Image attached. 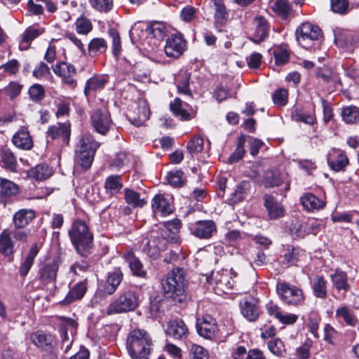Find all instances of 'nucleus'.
Returning a JSON list of instances; mask_svg holds the SVG:
<instances>
[{
  "label": "nucleus",
  "mask_w": 359,
  "mask_h": 359,
  "mask_svg": "<svg viewBox=\"0 0 359 359\" xmlns=\"http://www.w3.org/2000/svg\"><path fill=\"white\" fill-rule=\"evenodd\" d=\"M18 187L11 181L0 178V196H11L18 193Z\"/></svg>",
  "instance_id": "864d4df0"
},
{
  "label": "nucleus",
  "mask_w": 359,
  "mask_h": 359,
  "mask_svg": "<svg viewBox=\"0 0 359 359\" xmlns=\"http://www.w3.org/2000/svg\"><path fill=\"white\" fill-rule=\"evenodd\" d=\"M47 137L51 140H57L62 144L68 145L71 135V124L69 122L58 123L49 126Z\"/></svg>",
  "instance_id": "f3484780"
},
{
  "label": "nucleus",
  "mask_w": 359,
  "mask_h": 359,
  "mask_svg": "<svg viewBox=\"0 0 359 359\" xmlns=\"http://www.w3.org/2000/svg\"><path fill=\"white\" fill-rule=\"evenodd\" d=\"M138 115L137 116L130 118L132 124L140 127L144 124V123L149 118V108L145 102H142L137 107Z\"/></svg>",
  "instance_id": "37998d69"
},
{
  "label": "nucleus",
  "mask_w": 359,
  "mask_h": 359,
  "mask_svg": "<svg viewBox=\"0 0 359 359\" xmlns=\"http://www.w3.org/2000/svg\"><path fill=\"white\" fill-rule=\"evenodd\" d=\"M185 285L184 271L179 267L173 269L165 278L161 280L164 293L171 298L183 295Z\"/></svg>",
  "instance_id": "39448f33"
},
{
  "label": "nucleus",
  "mask_w": 359,
  "mask_h": 359,
  "mask_svg": "<svg viewBox=\"0 0 359 359\" xmlns=\"http://www.w3.org/2000/svg\"><path fill=\"white\" fill-rule=\"evenodd\" d=\"M151 208L154 213L159 216L168 215L173 211L171 198L163 194H157L154 197Z\"/></svg>",
  "instance_id": "6ab92c4d"
},
{
  "label": "nucleus",
  "mask_w": 359,
  "mask_h": 359,
  "mask_svg": "<svg viewBox=\"0 0 359 359\" xmlns=\"http://www.w3.org/2000/svg\"><path fill=\"white\" fill-rule=\"evenodd\" d=\"M109 81V76L104 74H97L87 80L84 88V94L88 97L92 92L103 89Z\"/></svg>",
  "instance_id": "5701e85b"
},
{
  "label": "nucleus",
  "mask_w": 359,
  "mask_h": 359,
  "mask_svg": "<svg viewBox=\"0 0 359 359\" xmlns=\"http://www.w3.org/2000/svg\"><path fill=\"white\" fill-rule=\"evenodd\" d=\"M53 72L62 79V83L74 88L76 86L75 67L68 62H61L53 67Z\"/></svg>",
  "instance_id": "ddd939ff"
},
{
  "label": "nucleus",
  "mask_w": 359,
  "mask_h": 359,
  "mask_svg": "<svg viewBox=\"0 0 359 359\" xmlns=\"http://www.w3.org/2000/svg\"><path fill=\"white\" fill-rule=\"evenodd\" d=\"M187 48V41L183 35L179 33L169 36L164 46L165 55L174 59L179 58Z\"/></svg>",
  "instance_id": "9d476101"
},
{
  "label": "nucleus",
  "mask_w": 359,
  "mask_h": 359,
  "mask_svg": "<svg viewBox=\"0 0 359 359\" xmlns=\"http://www.w3.org/2000/svg\"><path fill=\"white\" fill-rule=\"evenodd\" d=\"M170 110L173 114L182 121H188L192 118L191 114L182 106L180 98H175L170 104Z\"/></svg>",
  "instance_id": "a18cd8bd"
},
{
  "label": "nucleus",
  "mask_w": 359,
  "mask_h": 359,
  "mask_svg": "<svg viewBox=\"0 0 359 359\" xmlns=\"http://www.w3.org/2000/svg\"><path fill=\"white\" fill-rule=\"evenodd\" d=\"M297 40L305 49H316L322 37L321 29L316 25L304 22L296 31Z\"/></svg>",
  "instance_id": "423d86ee"
},
{
  "label": "nucleus",
  "mask_w": 359,
  "mask_h": 359,
  "mask_svg": "<svg viewBox=\"0 0 359 359\" xmlns=\"http://www.w3.org/2000/svg\"><path fill=\"white\" fill-rule=\"evenodd\" d=\"M60 322L61 338L63 341V344H65L68 336V331H69L72 334L76 332L77 323L74 319L63 316L60 317Z\"/></svg>",
  "instance_id": "79ce46f5"
},
{
  "label": "nucleus",
  "mask_w": 359,
  "mask_h": 359,
  "mask_svg": "<svg viewBox=\"0 0 359 359\" xmlns=\"http://www.w3.org/2000/svg\"><path fill=\"white\" fill-rule=\"evenodd\" d=\"M268 348L276 355H281L285 351L283 342L278 338L270 340L268 342Z\"/></svg>",
  "instance_id": "774afa93"
},
{
  "label": "nucleus",
  "mask_w": 359,
  "mask_h": 359,
  "mask_svg": "<svg viewBox=\"0 0 359 359\" xmlns=\"http://www.w3.org/2000/svg\"><path fill=\"white\" fill-rule=\"evenodd\" d=\"M152 346V339L144 330L135 329L127 337L126 347L132 359H148Z\"/></svg>",
  "instance_id": "f03ea898"
},
{
  "label": "nucleus",
  "mask_w": 359,
  "mask_h": 359,
  "mask_svg": "<svg viewBox=\"0 0 359 359\" xmlns=\"http://www.w3.org/2000/svg\"><path fill=\"white\" fill-rule=\"evenodd\" d=\"M99 147L100 143L96 142L91 135H83L76 147V162L85 169L89 168L93 163L95 151Z\"/></svg>",
  "instance_id": "7ed1b4c3"
},
{
  "label": "nucleus",
  "mask_w": 359,
  "mask_h": 359,
  "mask_svg": "<svg viewBox=\"0 0 359 359\" xmlns=\"http://www.w3.org/2000/svg\"><path fill=\"white\" fill-rule=\"evenodd\" d=\"M86 292V285L83 282L76 283L68 292L62 301L64 304H69L75 300L81 299Z\"/></svg>",
  "instance_id": "c9c22d12"
},
{
  "label": "nucleus",
  "mask_w": 359,
  "mask_h": 359,
  "mask_svg": "<svg viewBox=\"0 0 359 359\" xmlns=\"http://www.w3.org/2000/svg\"><path fill=\"white\" fill-rule=\"evenodd\" d=\"M71 242L77 253L87 257L93 246V234L83 220H76L68 231Z\"/></svg>",
  "instance_id": "f257e3e1"
},
{
  "label": "nucleus",
  "mask_w": 359,
  "mask_h": 359,
  "mask_svg": "<svg viewBox=\"0 0 359 359\" xmlns=\"http://www.w3.org/2000/svg\"><path fill=\"white\" fill-rule=\"evenodd\" d=\"M188 227L190 233L201 240H209L217 233L216 223L212 219L198 220Z\"/></svg>",
  "instance_id": "1a4fd4ad"
},
{
  "label": "nucleus",
  "mask_w": 359,
  "mask_h": 359,
  "mask_svg": "<svg viewBox=\"0 0 359 359\" xmlns=\"http://www.w3.org/2000/svg\"><path fill=\"white\" fill-rule=\"evenodd\" d=\"M241 312L248 320L254 322L259 318L260 311L258 302L254 298H247L240 303Z\"/></svg>",
  "instance_id": "aec40b11"
},
{
  "label": "nucleus",
  "mask_w": 359,
  "mask_h": 359,
  "mask_svg": "<svg viewBox=\"0 0 359 359\" xmlns=\"http://www.w3.org/2000/svg\"><path fill=\"white\" fill-rule=\"evenodd\" d=\"M302 318L311 334L315 337H318V330L320 320L318 313L315 311H312L306 315L303 316Z\"/></svg>",
  "instance_id": "a19ab883"
},
{
  "label": "nucleus",
  "mask_w": 359,
  "mask_h": 359,
  "mask_svg": "<svg viewBox=\"0 0 359 359\" xmlns=\"http://www.w3.org/2000/svg\"><path fill=\"white\" fill-rule=\"evenodd\" d=\"M126 62L128 64L130 73L135 80L140 82H146L149 80L150 72L144 63L135 62L133 64L126 59Z\"/></svg>",
  "instance_id": "393cba45"
},
{
  "label": "nucleus",
  "mask_w": 359,
  "mask_h": 359,
  "mask_svg": "<svg viewBox=\"0 0 359 359\" xmlns=\"http://www.w3.org/2000/svg\"><path fill=\"white\" fill-rule=\"evenodd\" d=\"M309 226L306 222L297 221L290 226V233L294 238H302L308 234Z\"/></svg>",
  "instance_id": "bf43d9fd"
},
{
  "label": "nucleus",
  "mask_w": 359,
  "mask_h": 359,
  "mask_svg": "<svg viewBox=\"0 0 359 359\" xmlns=\"http://www.w3.org/2000/svg\"><path fill=\"white\" fill-rule=\"evenodd\" d=\"M39 251L37 243L32 244L28 254L21 262L19 273L22 277H25L33 266L34 261Z\"/></svg>",
  "instance_id": "bb28decb"
},
{
  "label": "nucleus",
  "mask_w": 359,
  "mask_h": 359,
  "mask_svg": "<svg viewBox=\"0 0 359 359\" xmlns=\"http://www.w3.org/2000/svg\"><path fill=\"white\" fill-rule=\"evenodd\" d=\"M236 273L232 269H222L213 271L210 276L207 277L208 283L213 285L215 293H229L233 287L234 281L233 276H236Z\"/></svg>",
  "instance_id": "0eeeda50"
},
{
  "label": "nucleus",
  "mask_w": 359,
  "mask_h": 359,
  "mask_svg": "<svg viewBox=\"0 0 359 359\" xmlns=\"http://www.w3.org/2000/svg\"><path fill=\"white\" fill-rule=\"evenodd\" d=\"M141 301L139 292L134 290L125 291L109 304L107 308L106 313L111 316L133 311L139 306Z\"/></svg>",
  "instance_id": "20e7f679"
},
{
  "label": "nucleus",
  "mask_w": 359,
  "mask_h": 359,
  "mask_svg": "<svg viewBox=\"0 0 359 359\" xmlns=\"http://www.w3.org/2000/svg\"><path fill=\"white\" fill-rule=\"evenodd\" d=\"M107 43L102 38H94L88 43V50L90 54H101L107 50Z\"/></svg>",
  "instance_id": "8fccbe9b"
},
{
  "label": "nucleus",
  "mask_w": 359,
  "mask_h": 359,
  "mask_svg": "<svg viewBox=\"0 0 359 359\" xmlns=\"http://www.w3.org/2000/svg\"><path fill=\"white\" fill-rule=\"evenodd\" d=\"M303 207L309 212L322 210L325 206V201L311 193L305 194L301 197Z\"/></svg>",
  "instance_id": "b1692460"
},
{
  "label": "nucleus",
  "mask_w": 359,
  "mask_h": 359,
  "mask_svg": "<svg viewBox=\"0 0 359 359\" xmlns=\"http://www.w3.org/2000/svg\"><path fill=\"white\" fill-rule=\"evenodd\" d=\"M331 280L333 286L337 290L347 292L350 289V285L348 283V276L346 272L340 269H336L334 273L331 275Z\"/></svg>",
  "instance_id": "2f4dec72"
},
{
  "label": "nucleus",
  "mask_w": 359,
  "mask_h": 359,
  "mask_svg": "<svg viewBox=\"0 0 359 359\" xmlns=\"http://www.w3.org/2000/svg\"><path fill=\"white\" fill-rule=\"evenodd\" d=\"M245 143V137L243 136H241L238 140L237 147L229 157V163H236L243 157L244 154H245V150L244 149Z\"/></svg>",
  "instance_id": "69168bd1"
},
{
  "label": "nucleus",
  "mask_w": 359,
  "mask_h": 359,
  "mask_svg": "<svg viewBox=\"0 0 359 359\" xmlns=\"http://www.w3.org/2000/svg\"><path fill=\"white\" fill-rule=\"evenodd\" d=\"M165 333L175 340H184L188 337L189 330L182 320L175 319L168 323Z\"/></svg>",
  "instance_id": "a211bd4d"
},
{
  "label": "nucleus",
  "mask_w": 359,
  "mask_h": 359,
  "mask_svg": "<svg viewBox=\"0 0 359 359\" xmlns=\"http://www.w3.org/2000/svg\"><path fill=\"white\" fill-rule=\"evenodd\" d=\"M122 278L123 274L119 268H116L109 272L104 286L105 292L108 294H114L120 285Z\"/></svg>",
  "instance_id": "a878e982"
},
{
  "label": "nucleus",
  "mask_w": 359,
  "mask_h": 359,
  "mask_svg": "<svg viewBox=\"0 0 359 359\" xmlns=\"http://www.w3.org/2000/svg\"><path fill=\"white\" fill-rule=\"evenodd\" d=\"M264 205L271 219H276L283 215V207L275 203L273 196L266 195L264 196Z\"/></svg>",
  "instance_id": "58836bf2"
},
{
  "label": "nucleus",
  "mask_w": 359,
  "mask_h": 359,
  "mask_svg": "<svg viewBox=\"0 0 359 359\" xmlns=\"http://www.w3.org/2000/svg\"><path fill=\"white\" fill-rule=\"evenodd\" d=\"M1 161L4 166L11 171L16 170L17 160L9 149H2L1 152Z\"/></svg>",
  "instance_id": "4d7b16f0"
},
{
  "label": "nucleus",
  "mask_w": 359,
  "mask_h": 359,
  "mask_svg": "<svg viewBox=\"0 0 359 359\" xmlns=\"http://www.w3.org/2000/svg\"><path fill=\"white\" fill-rule=\"evenodd\" d=\"M196 329L198 334L206 339L214 338L218 332L216 320L209 315L197 319Z\"/></svg>",
  "instance_id": "dca6fc26"
},
{
  "label": "nucleus",
  "mask_w": 359,
  "mask_h": 359,
  "mask_svg": "<svg viewBox=\"0 0 359 359\" xmlns=\"http://www.w3.org/2000/svg\"><path fill=\"white\" fill-rule=\"evenodd\" d=\"M123 187V182L121 175H110L106 178L104 188L106 192L110 195H115Z\"/></svg>",
  "instance_id": "ea45409f"
},
{
  "label": "nucleus",
  "mask_w": 359,
  "mask_h": 359,
  "mask_svg": "<svg viewBox=\"0 0 359 359\" xmlns=\"http://www.w3.org/2000/svg\"><path fill=\"white\" fill-rule=\"evenodd\" d=\"M312 289L315 297L320 299L327 297V282L322 276H317L313 278Z\"/></svg>",
  "instance_id": "49530a36"
},
{
  "label": "nucleus",
  "mask_w": 359,
  "mask_h": 359,
  "mask_svg": "<svg viewBox=\"0 0 359 359\" xmlns=\"http://www.w3.org/2000/svg\"><path fill=\"white\" fill-rule=\"evenodd\" d=\"M163 225L167 227L165 231H171V243H177L179 240L178 233L182 227V222L179 219L168 221L163 223Z\"/></svg>",
  "instance_id": "052dcab7"
},
{
  "label": "nucleus",
  "mask_w": 359,
  "mask_h": 359,
  "mask_svg": "<svg viewBox=\"0 0 359 359\" xmlns=\"http://www.w3.org/2000/svg\"><path fill=\"white\" fill-rule=\"evenodd\" d=\"M74 25L76 32L82 35H87L93 29L90 20L84 16L77 18Z\"/></svg>",
  "instance_id": "5fc2aeb1"
},
{
  "label": "nucleus",
  "mask_w": 359,
  "mask_h": 359,
  "mask_svg": "<svg viewBox=\"0 0 359 359\" xmlns=\"http://www.w3.org/2000/svg\"><path fill=\"white\" fill-rule=\"evenodd\" d=\"M186 148L191 155L201 153L203 149V138L200 136H194L188 142Z\"/></svg>",
  "instance_id": "0e129e2a"
},
{
  "label": "nucleus",
  "mask_w": 359,
  "mask_h": 359,
  "mask_svg": "<svg viewBox=\"0 0 359 359\" xmlns=\"http://www.w3.org/2000/svg\"><path fill=\"white\" fill-rule=\"evenodd\" d=\"M108 34L111 39L112 53L118 57L121 52V41L119 33L114 28L108 29Z\"/></svg>",
  "instance_id": "13d9d810"
},
{
  "label": "nucleus",
  "mask_w": 359,
  "mask_h": 359,
  "mask_svg": "<svg viewBox=\"0 0 359 359\" xmlns=\"http://www.w3.org/2000/svg\"><path fill=\"white\" fill-rule=\"evenodd\" d=\"M34 212L32 210L22 209L13 215V222L15 227L25 228L34 218Z\"/></svg>",
  "instance_id": "7c9ffc66"
},
{
  "label": "nucleus",
  "mask_w": 359,
  "mask_h": 359,
  "mask_svg": "<svg viewBox=\"0 0 359 359\" xmlns=\"http://www.w3.org/2000/svg\"><path fill=\"white\" fill-rule=\"evenodd\" d=\"M30 339L35 346L43 351L53 348L54 344L57 343L55 336L43 331L32 333Z\"/></svg>",
  "instance_id": "412c9836"
},
{
  "label": "nucleus",
  "mask_w": 359,
  "mask_h": 359,
  "mask_svg": "<svg viewBox=\"0 0 359 359\" xmlns=\"http://www.w3.org/2000/svg\"><path fill=\"white\" fill-rule=\"evenodd\" d=\"M285 177V175L278 171L268 170L264 173L262 183L266 187H278L283 182Z\"/></svg>",
  "instance_id": "e433bc0d"
},
{
  "label": "nucleus",
  "mask_w": 359,
  "mask_h": 359,
  "mask_svg": "<svg viewBox=\"0 0 359 359\" xmlns=\"http://www.w3.org/2000/svg\"><path fill=\"white\" fill-rule=\"evenodd\" d=\"M210 2H212L215 6L214 18L215 22L221 25H224L227 21L228 13L224 3L222 0H210Z\"/></svg>",
  "instance_id": "c03bdc74"
},
{
  "label": "nucleus",
  "mask_w": 359,
  "mask_h": 359,
  "mask_svg": "<svg viewBox=\"0 0 359 359\" xmlns=\"http://www.w3.org/2000/svg\"><path fill=\"white\" fill-rule=\"evenodd\" d=\"M272 8L283 18H286L291 11V6L287 0H275Z\"/></svg>",
  "instance_id": "e2e57ef3"
},
{
  "label": "nucleus",
  "mask_w": 359,
  "mask_h": 359,
  "mask_svg": "<svg viewBox=\"0 0 359 359\" xmlns=\"http://www.w3.org/2000/svg\"><path fill=\"white\" fill-rule=\"evenodd\" d=\"M124 198L126 203L133 208H142L147 201L140 194L133 189H124Z\"/></svg>",
  "instance_id": "4c0bfd02"
},
{
  "label": "nucleus",
  "mask_w": 359,
  "mask_h": 359,
  "mask_svg": "<svg viewBox=\"0 0 359 359\" xmlns=\"http://www.w3.org/2000/svg\"><path fill=\"white\" fill-rule=\"evenodd\" d=\"M90 121L94 129L102 135H105L112 124L110 114L105 108L95 109L91 114Z\"/></svg>",
  "instance_id": "9b49d317"
},
{
  "label": "nucleus",
  "mask_w": 359,
  "mask_h": 359,
  "mask_svg": "<svg viewBox=\"0 0 359 359\" xmlns=\"http://www.w3.org/2000/svg\"><path fill=\"white\" fill-rule=\"evenodd\" d=\"M13 143L18 147L29 150L33 147V142L29 133L25 129L18 131L13 137Z\"/></svg>",
  "instance_id": "cd10ccee"
},
{
  "label": "nucleus",
  "mask_w": 359,
  "mask_h": 359,
  "mask_svg": "<svg viewBox=\"0 0 359 359\" xmlns=\"http://www.w3.org/2000/svg\"><path fill=\"white\" fill-rule=\"evenodd\" d=\"M59 264L55 259H48L42 263L39 270V280L45 285L56 281Z\"/></svg>",
  "instance_id": "2eb2a0df"
},
{
  "label": "nucleus",
  "mask_w": 359,
  "mask_h": 359,
  "mask_svg": "<svg viewBox=\"0 0 359 359\" xmlns=\"http://www.w3.org/2000/svg\"><path fill=\"white\" fill-rule=\"evenodd\" d=\"M250 189V183L248 181H243L237 187L233 193L231 194V200L238 203L243 200Z\"/></svg>",
  "instance_id": "603ef678"
},
{
  "label": "nucleus",
  "mask_w": 359,
  "mask_h": 359,
  "mask_svg": "<svg viewBox=\"0 0 359 359\" xmlns=\"http://www.w3.org/2000/svg\"><path fill=\"white\" fill-rule=\"evenodd\" d=\"M15 243L11 238V233L4 229L0 233V253L5 256L11 255L14 252Z\"/></svg>",
  "instance_id": "c756f323"
},
{
  "label": "nucleus",
  "mask_w": 359,
  "mask_h": 359,
  "mask_svg": "<svg viewBox=\"0 0 359 359\" xmlns=\"http://www.w3.org/2000/svg\"><path fill=\"white\" fill-rule=\"evenodd\" d=\"M90 6L95 10L107 13L113 8V0H89Z\"/></svg>",
  "instance_id": "338daca9"
},
{
  "label": "nucleus",
  "mask_w": 359,
  "mask_h": 359,
  "mask_svg": "<svg viewBox=\"0 0 359 359\" xmlns=\"http://www.w3.org/2000/svg\"><path fill=\"white\" fill-rule=\"evenodd\" d=\"M278 296L285 304L301 305L304 300V294L299 288L286 283H278L276 286Z\"/></svg>",
  "instance_id": "6e6552de"
},
{
  "label": "nucleus",
  "mask_w": 359,
  "mask_h": 359,
  "mask_svg": "<svg viewBox=\"0 0 359 359\" xmlns=\"http://www.w3.org/2000/svg\"><path fill=\"white\" fill-rule=\"evenodd\" d=\"M53 174L52 169L46 164H39L28 172V176L36 181H43Z\"/></svg>",
  "instance_id": "72a5a7b5"
},
{
  "label": "nucleus",
  "mask_w": 359,
  "mask_h": 359,
  "mask_svg": "<svg viewBox=\"0 0 359 359\" xmlns=\"http://www.w3.org/2000/svg\"><path fill=\"white\" fill-rule=\"evenodd\" d=\"M271 51L276 66H282L288 62L290 54L285 46H274Z\"/></svg>",
  "instance_id": "f704fd0d"
},
{
  "label": "nucleus",
  "mask_w": 359,
  "mask_h": 359,
  "mask_svg": "<svg viewBox=\"0 0 359 359\" xmlns=\"http://www.w3.org/2000/svg\"><path fill=\"white\" fill-rule=\"evenodd\" d=\"M45 32V29L41 27L30 26L27 27L22 34V42L20 48L23 43L29 44L36 38L41 36Z\"/></svg>",
  "instance_id": "09e8293b"
},
{
  "label": "nucleus",
  "mask_w": 359,
  "mask_h": 359,
  "mask_svg": "<svg viewBox=\"0 0 359 359\" xmlns=\"http://www.w3.org/2000/svg\"><path fill=\"white\" fill-rule=\"evenodd\" d=\"M247 259L250 265L257 266H262L267 264L268 259L266 255L260 250L252 249L250 250L247 255Z\"/></svg>",
  "instance_id": "de8ad7c7"
},
{
  "label": "nucleus",
  "mask_w": 359,
  "mask_h": 359,
  "mask_svg": "<svg viewBox=\"0 0 359 359\" xmlns=\"http://www.w3.org/2000/svg\"><path fill=\"white\" fill-rule=\"evenodd\" d=\"M124 257L134 276L140 278L146 277L147 272L144 269L142 262L133 253L128 252Z\"/></svg>",
  "instance_id": "473e14b6"
},
{
  "label": "nucleus",
  "mask_w": 359,
  "mask_h": 359,
  "mask_svg": "<svg viewBox=\"0 0 359 359\" xmlns=\"http://www.w3.org/2000/svg\"><path fill=\"white\" fill-rule=\"evenodd\" d=\"M178 93L187 95H191L189 89V76L187 73L179 74L175 78Z\"/></svg>",
  "instance_id": "3c124183"
},
{
  "label": "nucleus",
  "mask_w": 359,
  "mask_h": 359,
  "mask_svg": "<svg viewBox=\"0 0 359 359\" xmlns=\"http://www.w3.org/2000/svg\"><path fill=\"white\" fill-rule=\"evenodd\" d=\"M142 250L149 257L156 259L159 252L165 249V242L164 239H160L158 233L153 230L149 236L142 241Z\"/></svg>",
  "instance_id": "f8f14e48"
},
{
  "label": "nucleus",
  "mask_w": 359,
  "mask_h": 359,
  "mask_svg": "<svg viewBox=\"0 0 359 359\" xmlns=\"http://www.w3.org/2000/svg\"><path fill=\"white\" fill-rule=\"evenodd\" d=\"M327 161L330 168L335 172L344 171L349 161L345 151L332 148L327 154Z\"/></svg>",
  "instance_id": "4468645a"
},
{
  "label": "nucleus",
  "mask_w": 359,
  "mask_h": 359,
  "mask_svg": "<svg viewBox=\"0 0 359 359\" xmlns=\"http://www.w3.org/2000/svg\"><path fill=\"white\" fill-rule=\"evenodd\" d=\"M305 251L298 248H288L283 255L284 262L290 266L292 265H298L306 257Z\"/></svg>",
  "instance_id": "c85d7f7f"
},
{
  "label": "nucleus",
  "mask_w": 359,
  "mask_h": 359,
  "mask_svg": "<svg viewBox=\"0 0 359 359\" xmlns=\"http://www.w3.org/2000/svg\"><path fill=\"white\" fill-rule=\"evenodd\" d=\"M254 23L255 29L250 39L253 42L259 43L268 36L269 25L262 16L255 18Z\"/></svg>",
  "instance_id": "4be33fe9"
},
{
  "label": "nucleus",
  "mask_w": 359,
  "mask_h": 359,
  "mask_svg": "<svg viewBox=\"0 0 359 359\" xmlns=\"http://www.w3.org/2000/svg\"><path fill=\"white\" fill-rule=\"evenodd\" d=\"M343 120L347 123H354L359 121V109L355 106H349L341 111Z\"/></svg>",
  "instance_id": "6e6d98bb"
},
{
  "label": "nucleus",
  "mask_w": 359,
  "mask_h": 359,
  "mask_svg": "<svg viewBox=\"0 0 359 359\" xmlns=\"http://www.w3.org/2000/svg\"><path fill=\"white\" fill-rule=\"evenodd\" d=\"M336 316L343 319L347 325H353L355 322V316L351 309L348 306H341L336 311Z\"/></svg>",
  "instance_id": "680f3d73"
}]
</instances>
